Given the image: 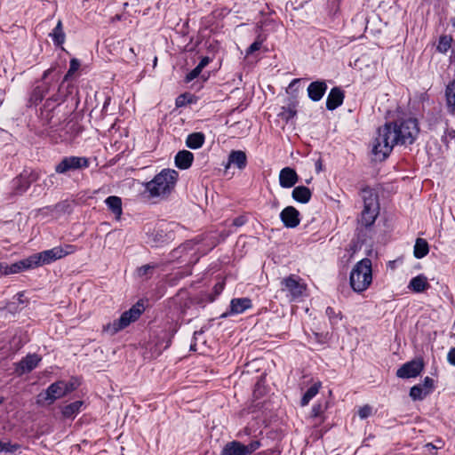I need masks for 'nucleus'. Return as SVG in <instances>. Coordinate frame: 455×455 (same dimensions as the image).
<instances>
[{"mask_svg": "<svg viewBox=\"0 0 455 455\" xmlns=\"http://www.w3.org/2000/svg\"><path fill=\"white\" fill-rule=\"evenodd\" d=\"M419 132L416 118H400L386 123L378 130L372 153L379 160H385L392 152L395 145L412 144Z\"/></svg>", "mask_w": 455, "mask_h": 455, "instance_id": "nucleus-1", "label": "nucleus"}, {"mask_svg": "<svg viewBox=\"0 0 455 455\" xmlns=\"http://www.w3.org/2000/svg\"><path fill=\"white\" fill-rule=\"evenodd\" d=\"M54 67L46 69L42 77L36 80L33 84L28 97L29 106H37L43 100H45L44 108H54L55 105H60L71 93L70 85L64 84V81L60 82L59 76L53 74Z\"/></svg>", "mask_w": 455, "mask_h": 455, "instance_id": "nucleus-2", "label": "nucleus"}, {"mask_svg": "<svg viewBox=\"0 0 455 455\" xmlns=\"http://www.w3.org/2000/svg\"><path fill=\"white\" fill-rule=\"evenodd\" d=\"M178 177L179 173L175 170L164 169L153 180L144 184L145 192L152 198L169 195L174 188Z\"/></svg>", "mask_w": 455, "mask_h": 455, "instance_id": "nucleus-3", "label": "nucleus"}, {"mask_svg": "<svg viewBox=\"0 0 455 455\" xmlns=\"http://www.w3.org/2000/svg\"><path fill=\"white\" fill-rule=\"evenodd\" d=\"M372 282L371 260L364 258L358 261L353 267L349 283L355 292H362L368 289Z\"/></svg>", "mask_w": 455, "mask_h": 455, "instance_id": "nucleus-4", "label": "nucleus"}, {"mask_svg": "<svg viewBox=\"0 0 455 455\" xmlns=\"http://www.w3.org/2000/svg\"><path fill=\"white\" fill-rule=\"evenodd\" d=\"M363 200V210L361 214V224L366 228L371 227L376 220L379 212L378 196L369 187L361 190Z\"/></svg>", "mask_w": 455, "mask_h": 455, "instance_id": "nucleus-5", "label": "nucleus"}, {"mask_svg": "<svg viewBox=\"0 0 455 455\" xmlns=\"http://www.w3.org/2000/svg\"><path fill=\"white\" fill-rule=\"evenodd\" d=\"M143 311V303L138 301L129 310L124 311L118 319L104 326V331L110 335L117 333L119 331L126 328L132 323L139 319Z\"/></svg>", "mask_w": 455, "mask_h": 455, "instance_id": "nucleus-6", "label": "nucleus"}, {"mask_svg": "<svg viewBox=\"0 0 455 455\" xmlns=\"http://www.w3.org/2000/svg\"><path fill=\"white\" fill-rule=\"evenodd\" d=\"M76 251V247L75 245L66 244L64 246H56L50 250H45L31 256L35 267H37L43 265L51 264L57 259L74 253Z\"/></svg>", "mask_w": 455, "mask_h": 455, "instance_id": "nucleus-7", "label": "nucleus"}, {"mask_svg": "<svg viewBox=\"0 0 455 455\" xmlns=\"http://www.w3.org/2000/svg\"><path fill=\"white\" fill-rule=\"evenodd\" d=\"M306 284L302 279L295 275H290L281 281V290L286 292V296L291 301L299 300L304 296Z\"/></svg>", "mask_w": 455, "mask_h": 455, "instance_id": "nucleus-8", "label": "nucleus"}, {"mask_svg": "<svg viewBox=\"0 0 455 455\" xmlns=\"http://www.w3.org/2000/svg\"><path fill=\"white\" fill-rule=\"evenodd\" d=\"M89 167V160L84 156H65L55 166V172L59 174H66L69 172L86 169Z\"/></svg>", "mask_w": 455, "mask_h": 455, "instance_id": "nucleus-9", "label": "nucleus"}, {"mask_svg": "<svg viewBox=\"0 0 455 455\" xmlns=\"http://www.w3.org/2000/svg\"><path fill=\"white\" fill-rule=\"evenodd\" d=\"M260 446L259 440H253L246 445L239 441H232L225 444L220 455H251Z\"/></svg>", "mask_w": 455, "mask_h": 455, "instance_id": "nucleus-10", "label": "nucleus"}, {"mask_svg": "<svg viewBox=\"0 0 455 455\" xmlns=\"http://www.w3.org/2000/svg\"><path fill=\"white\" fill-rule=\"evenodd\" d=\"M64 381H56L51 384L44 393L38 395L37 403L45 402L48 404H52L57 399L66 395Z\"/></svg>", "mask_w": 455, "mask_h": 455, "instance_id": "nucleus-11", "label": "nucleus"}, {"mask_svg": "<svg viewBox=\"0 0 455 455\" xmlns=\"http://www.w3.org/2000/svg\"><path fill=\"white\" fill-rule=\"evenodd\" d=\"M36 268L32 256H29L26 259L14 262L11 265H7L5 263H0V273L7 275L11 274H17L28 269Z\"/></svg>", "mask_w": 455, "mask_h": 455, "instance_id": "nucleus-12", "label": "nucleus"}, {"mask_svg": "<svg viewBox=\"0 0 455 455\" xmlns=\"http://www.w3.org/2000/svg\"><path fill=\"white\" fill-rule=\"evenodd\" d=\"M424 369L422 360H412L403 364L396 371L401 379H410L419 376Z\"/></svg>", "mask_w": 455, "mask_h": 455, "instance_id": "nucleus-13", "label": "nucleus"}, {"mask_svg": "<svg viewBox=\"0 0 455 455\" xmlns=\"http://www.w3.org/2000/svg\"><path fill=\"white\" fill-rule=\"evenodd\" d=\"M38 176L36 172H24L13 180V190L15 195H22L25 193L31 183L37 180Z\"/></svg>", "mask_w": 455, "mask_h": 455, "instance_id": "nucleus-14", "label": "nucleus"}, {"mask_svg": "<svg viewBox=\"0 0 455 455\" xmlns=\"http://www.w3.org/2000/svg\"><path fill=\"white\" fill-rule=\"evenodd\" d=\"M299 212L293 206L285 207L280 213V219L287 228H294L299 225Z\"/></svg>", "mask_w": 455, "mask_h": 455, "instance_id": "nucleus-15", "label": "nucleus"}, {"mask_svg": "<svg viewBox=\"0 0 455 455\" xmlns=\"http://www.w3.org/2000/svg\"><path fill=\"white\" fill-rule=\"evenodd\" d=\"M41 361V357L36 354H29L22 358L16 367L20 374L28 373L36 369Z\"/></svg>", "mask_w": 455, "mask_h": 455, "instance_id": "nucleus-16", "label": "nucleus"}, {"mask_svg": "<svg viewBox=\"0 0 455 455\" xmlns=\"http://www.w3.org/2000/svg\"><path fill=\"white\" fill-rule=\"evenodd\" d=\"M299 180L296 171L291 167H284L279 173V184L283 188H292Z\"/></svg>", "mask_w": 455, "mask_h": 455, "instance_id": "nucleus-17", "label": "nucleus"}, {"mask_svg": "<svg viewBox=\"0 0 455 455\" xmlns=\"http://www.w3.org/2000/svg\"><path fill=\"white\" fill-rule=\"evenodd\" d=\"M327 90V84L323 80L312 82L307 86L308 98L313 101H319Z\"/></svg>", "mask_w": 455, "mask_h": 455, "instance_id": "nucleus-18", "label": "nucleus"}, {"mask_svg": "<svg viewBox=\"0 0 455 455\" xmlns=\"http://www.w3.org/2000/svg\"><path fill=\"white\" fill-rule=\"evenodd\" d=\"M344 97V92L339 87L331 88L326 99V108L328 110L336 109L342 105Z\"/></svg>", "mask_w": 455, "mask_h": 455, "instance_id": "nucleus-19", "label": "nucleus"}, {"mask_svg": "<svg viewBox=\"0 0 455 455\" xmlns=\"http://www.w3.org/2000/svg\"><path fill=\"white\" fill-rule=\"evenodd\" d=\"M251 307V300L248 298L233 299L230 302V310L222 315L225 317L228 315H238L243 313L246 309Z\"/></svg>", "mask_w": 455, "mask_h": 455, "instance_id": "nucleus-20", "label": "nucleus"}, {"mask_svg": "<svg viewBox=\"0 0 455 455\" xmlns=\"http://www.w3.org/2000/svg\"><path fill=\"white\" fill-rule=\"evenodd\" d=\"M231 164L236 166L239 170H243L247 165V156L245 152L242 150H232L228 156V161L226 168H228Z\"/></svg>", "mask_w": 455, "mask_h": 455, "instance_id": "nucleus-21", "label": "nucleus"}, {"mask_svg": "<svg viewBox=\"0 0 455 455\" xmlns=\"http://www.w3.org/2000/svg\"><path fill=\"white\" fill-rule=\"evenodd\" d=\"M298 101L294 99H289L285 106L281 108V111L278 113V116L288 123L297 115Z\"/></svg>", "mask_w": 455, "mask_h": 455, "instance_id": "nucleus-22", "label": "nucleus"}, {"mask_svg": "<svg viewBox=\"0 0 455 455\" xmlns=\"http://www.w3.org/2000/svg\"><path fill=\"white\" fill-rule=\"evenodd\" d=\"M194 161V155L188 150H180L175 156V165L180 170L188 169Z\"/></svg>", "mask_w": 455, "mask_h": 455, "instance_id": "nucleus-23", "label": "nucleus"}, {"mask_svg": "<svg viewBox=\"0 0 455 455\" xmlns=\"http://www.w3.org/2000/svg\"><path fill=\"white\" fill-rule=\"evenodd\" d=\"M429 287L430 284L427 282V278L424 275H419L413 277L408 284V288L416 293L423 292Z\"/></svg>", "mask_w": 455, "mask_h": 455, "instance_id": "nucleus-24", "label": "nucleus"}, {"mask_svg": "<svg viewBox=\"0 0 455 455\" xmlns=\"http://www.w3.org/2000/svg\"><path fill=\"white\" fill-rule=\"evenodd\" d=\"M291 196L298 203L307 204L312 197V192L305 186H298L293 188Z\"/></svg>", "mask_w": 455, "mask_h": 455, "instance_id": "nucleus-25", "label": "nucleus"}, {"mask_svg": "<svg viewBox=\"0 0 455 455\" xmlns=\"http://www.w3.org/2000/svg\"><path fill=\"white\" fill-rule=\"evenodd\" d=\"M49 36L52 38L55 46H60L61 49L64 50L62 45L65 43L66 35L63 30L62 21L60 20H58L55 28L49 34Z\"/></svg>", "mask_w": 455, "mask_h": 455, "instance_id": "nucleus-26", "label": "nucleus"}, {"mask_svg": "<svg viewBox=\"0 0 455 455\" xmlns=\"http://www.w3.org/2000/svg\"><path fill=\"white\" fill-rule=\"evenodd\" d=\"M105 204L116 218L120 219L123 213L122 199L116 196H110L105 199Z\"/></svg>", "mask_w": 455, "mask_h": 455, "instance_id": "nucleus-27", "label": "nucleus"}, {"mask_svg": "<svg viewBox=\"0 0 455 455\" xmlns=\"http://www.w3.org/2000/svg\"><path fill=\"white\" fill-rule=\"evenodd\" d=\"M205 141V136L203 132L190 133L186 140V146L191 149L200 148Z\"/></svg>", "mask_w": 455, "mask_h": 455, "instance_id": "nucleus-28", "label": "nucleus"}, {"mask_svg": "<svg viewBox=\"0 0 455 455\" xmlns=\"http://www.w3.org/2000/svg\"><path fill=\"white\" fill-rule=\"evenodd\" d=\"M446 104L449 113L455 114V79L451 82L445 90Z\"/></svg>", "mask_w": 455, "mask_h": 455, "instance_id": "nucleus-29", "label": "nucleus"}, {"mask_svg": "<svg viewBox=\"0 0 455 455\" xmlns=\"http://www.w3.org/2000/svg\"><path fill=\"white\" fill-rule=\"evenodd\" d=\"M83 404L84 403L82 401H76L64 406L61 410L63 417L66 419L75 418L76 414L80 411Z\"/></svg>", "mask_w": 455, "mask_h": 455, "instance_id": "nucleus-30", "label": "nucleus"}, {"mask_svg": "<svg viewBox=\"0 0 455 455\" xmlns=\"http://www.w3.org/2000/svg\"><path fill=\"white\" fill-rule=\"evenodd\" d=\"M429 246L427 242L423 238H417L414 245L413 254L417 259H422L427 255Z\"/></svg>", "mask_w": 455, "mask_h": 455, "instance_id": "nucleus-31", "label": "nucleus"}, {"mask_svg": "<svg viewBox=\"0 0 455 455\" xmlns=\"http://www.w3.org/2000/svg\"><path fill=\"white\" fill-rule=\"evenodd\" d=\"M321 387V383L317 382L312 385L303 395L300 404L301 406H306L309 403V402L318 394L319 389Z\"/></svg>", "mask_w": 455, "mask_h": 455, "instance_id": "nucleus-32", "label": "nucleus"}, {"mask_svg": "<svg viewBox=\"0 0 455 455\" xmlns=\"http://www.w3.org/2000/svg\"><path fill=\"white\" fill-rule=\"evenodd\" d=\"M451 36L442 35L438 39L436 51L440 53L445 54L451 49L452 44Z\"/></svg>", "mask_w": 455, "mask_h": 455, "instance_id": "nucleus-33", "label": "nucleus"}, {"mask_svg": "<svg viewBox=\"0 0 455 455\" xmlns=\"http://www.w3.org/2000/svg\"><path fill=\"white\" fill-rule=\"evenodd\" d=\"M427 395V391L423 388L421 384L415 385L411 387L410 396L413 401H421Z\"/></svg>", "mask_w": 455, "mask_h": 455, "instance_id": "nucleus-34", "label": "nucleus"}, {"mask_svg": "<svg viewBox=\"0 0 455 455\" xmlns=\"http://www.w3.org/2000/svg\"><path fill=\"white\" fill-rule=\"evenodd\" d=\"M79 68H80V61L76 58L71 59L70 64H69V68L62 80V81H64V84L66 83V81H68L69 79L70 76H72L74 75L75 72H76L79 69Z\"/></svg>", "mask_w": 455, "mask_h": 455, "instance_id": "nucleus-35", "label": "nucleus"}, {"mask_svg": "<svg viewBox=\"0 0 455 455\" xmlns=\"http://www.w3.org/2000/svg\"><path fill=\"white\" fill-rule=\"evenodd\" d=\"M325 313L331 324H337L342 318L341 312H336L331 307H328Z\"/></svg>", "mask_w": 455, "mask_h": 455, "instance_id": "nucleus-36", "label": "nucleus"}, {"mask_svg": "<svg viewBox=\"0 0 455 455\" xmlns=\"http://www.w3.org/2000/svg\"><path fill=\"white\" fill-rule=\"evenodd\" d=\"M265 39V36H263L262 35H258L256 40L247 49V55L251 54L256 51H259L261 48V45L264 43Z\"/></svg>", "mask_w": 455, "mask_h": 455, "instance_id": "nucleus-37", "label": "nucleus"}, {"mask_svg": "<svg viewBox=\"0 0 455 455\" xmlns=\"http://www.w3.org/2000/svg\"><path fill=\"white\" fill-rule=\"evenodd\" d=\"M442 142L447 147L451 142H454L455 144V130L446 129L444 134L442 136Z\"/></svg>", "mask_w": 455, "mask_h": 455, "instance_id": "nucleus-38", "label": "nucleus"}, {"mask_svg": "<svg viewBox=\"0 0 455 455\" xmlns=\"http://www.w3.org/2000/svg\"><path fill=\"white\" fill-rule=\"evenodd\" d=\"M19 448L18 444H11L10 443H3L0 441V451H15Z\"/></svg>", "mask_w": 455, "mask_h": 455, "instance_id": "nucleus-39", "label": "nucleus"}, {"mask_svg": "<svg viewBox=\"0 0 455 455\" xmlns=\"http://www.w3.org/2000/svg\"><path fill=\"white\" fill-rule=\"evenodd\" d=\"M324 411L323 406L321 403H315L313 405L311 410V417L317 418L320 417Z\"/></svg>", "mask_w": 455, "mask_h": 455, "instance_id": "nucleus-40", "label": "nucleus"}, {"mask_svg": "<svg viewBox=\"0 0 455 455\" xmlns=\"http://www.w3.org/2000/svg\"><path fill=\"white\" fill-rule=\"evenodd\" d=\"M421 385L423 388L427 391L428 395L432 393L434 389V380L430 377H426Z\"/></svg>", "mask_w": 455, "mask_h": 455, "instance_id": "nucleus-41", "label": "nucleus"}, {"mask_svg": "<svg viewBox=\"0 0 455 455\" xmlns=\"http://www.w3.org/2000/svg\"><path fill=\"white\" fill-rule=\"evenodd\" d=\"M201 72L202 70L200 68L198 69V67L196 66L194 69H192L189 73L187 74L185 81L187 83L193 81L200 75Z\"/></svg>", "mask_w": 455, "mask_h": 455, "instance_id": "nucleus-42", "label": "nucleus"}, {"mask_svg": "<svg viewBox=\"0 0 455 455\" xmlns=\"http://www.w3.org/2000/svg\"><path fill=\"white\" fill-rule=\"evenodd\" d=\"M371 414V407L370 405H364L358 411V415L362 419L368 418Z\"/></svg>", "mask_w": 455, "mask_h": 455, "instance_id": "nucleus-43", "label": "nucleus"}, {"mask_svg": "<svg viewBox=\"0 0 455 455\" xmlns=\"http://www.w3.org/2000/svg\"><path fill=\"white\" fill-rule=\"evenodd\" d=\"M154 267L151 266V265H144L142 267H140L139 269H138V273H139V275L140 276H144V275H147L148 273L149 272V270H151Z\"/></svg>", "mask_w": 455, "mask_h": 455, "instance_id": "nucleus-44", "label": "nucleus"}, {"mask_svg": "<svg viewBox=\"0 0 455 455\" xmlns=\"http://www.w3.org/2000/svg\"><path fill=\"white\" fill-rule=\"evenodd\" d=\"M246 222V218L244 216H238L233 220V226L235 227H242Z\"/></svg>", "mask_w": 455, "mask_h": 455, "instance_id": "nucleus-45", "label": "nucleus"}, {"mask_svg": "<svg viewBox=\"0 0 455 455\" xmlns=\"http://www.w3.org/2000/svg\"><path fill=\"white\" fill-rule=\"evenodd\" d=\"M447 360L451 365L455 366V347L451 348L448 352Z\"/></svg>", "mask_w": 455, "mask_h": 455, "instance_id": "nucleus-46", "label": "nucleus"}, {"mask_svg": "<svg viewBox=\"0 0 455 455\" xmlns=\"http://www.w3.org/2000/svg\"><path fill=\"white\" fill-rule=\"evenodd\" d=\"M210 61H211V59L209 57H207V56L203 57L197 65L198 69L200 68L201 70H203V68L204 67H206L210 63Z\"/></svg>", "mask_w": 455, "mask_h": 455, "instance_id": "nucleus-47", "label": "nucleus"}, {"mask_svg": "<svg viewBox=\"0 0 455 455\" xmlns=\"http://www.w3.org/2000/svg\"><path fill=\"white\" fill-rule=\"evenodd\" d=\"M64 385H65V389H67L66 395H68V393L72 392L75 389L73 383L64 381Z\"/></svg>", "mask_w": 455, "mask_h": 455, "instance_id": "nucleus-48", "label": "nucleus"}, {"mask_svg": "<svg viewBox=\"0 0 455 455\" xmlns=\"http://www.w3.org/2000/svg\"><path fill=\"white\" fill-rule=\"evenodd\" d=\"M110 101H111V98L110 97H106L104 104L102 106V109H101L102 113H106L108 111V107L110 104Z\"/></svg>", "mask_w": 455, "mask_h": 455, "instance_id": "nucleus-49", "label": "nucleus"}, {"mask_svg": "<svg viewBox=\"0 0 455 455\" xmlns=\"http://www.w3.org/2000/svg\"><path fill=\"white\" fill-rule=\"evenodd\" d=\"M70 124V129L74 132L75 135L78 134L81 132V128L76 124H72L71 122L68 124Z\"/></svg>", "mask_w": 455, "mask_h": 455, "instance_id": "nucleus-50", "label": "nucleus"}, {"mask_svg": "<svg viewBox=\"0 0 455 455\" xmlns=\"http://www.w3.org/2000/svg\"><path fill=\"white\" fill-rule=\"evenodd\" d=\"M184 98H185V95H180V96L178 97V99L176 100V105L178 107H180V106L184 105Z\"/></svg>", "mask_w": 455, "mask_h": 455, "instance_id": "nucleus-51", "label": "nucleus"}, {"mask_svg": "<svg viewBox=\"0 0 455 455\" xmlns=\"http://www.w3.org/2000/svg\"><path fill=\"white\" fill-rule=\"evenodd\" d=\"M55 178L54 174H52L48 177V179L44 181L45 186H49V184H53V179Z\"/></svg>", "mask_w": 455, "mask_h": 455, "instance_id": "nucleus-52", "label": "nucleus"}, {"mask_svg": "<svg viewBox=\"0 0 455 455\" xmlns=\"http://www.w3.org/2000/svg\"><path fill=\"white\" fill-rule=\"evenodd\" d=\"M300 80L296 78V79H293L290 84H289V88H292L296 84H298Z\"/></svg>", "mask_w": 455, "mask_h": 455, "instance_id": "nucleus-53", "label": "nucleus"}, {"mask_svg": "<svg viewBox=\"0 0 455 455\" xmlns=\"http://www.w3.org/2000/svg\"><path fill=\"white\" fill-rule=\"evenodd\" d=\"M450 61L451 63H455V51L451 52V54L450 56Z\"/></svg>", "mask_w": 455, "mask_h": 455, "instance_id": "nucleus-54", "label": "nucleus"}, {"mask_svg": "<svg viewBox=\"0 0 455 455\" xmlns=\"http://www.w3.org/2000/svg\"><path fill=\"white\" fill-rule=\"evenodd\" d=\"M321 168H322V164H321L320 161H318V162L316 163V170H317V172H320V171H321Z\"/></svg>", "mask_w": 455, "mask_h": 455, "instance_id": "nucleus-55", "label": "nucleus"}, {"mask_svg": "<svg viewBox=\"0 0 455 455\" xmlns=\"http://www.w3.org/2000/svg\"><path fill=\"white\" fill-rule=\"evenodd\" d=\"M189 245H190V243H186V244L182 245V246L180 247V249H182V250H186L187 248H188V247H189Z\"/></svg>", "mask_w": 455, "mask_h": 455, "instance_id": "nucleus-56", "label": "nucleus"}, {"mask_svg": "<svg viewBox=\"0 0 455 455\" xmlns=\"http://www.w3.org/2000/svg\"><path fill=\"white\" fill-rule=\"evenodd\" d=\"M203 333V331H198L194 332V338L196 339L197 335H200Z\"/></svg>", "mask_w": 455, "mask_h": 455, "instance_id": "nucleus-57", "label": "nucleus"}, {"mask_svg": "<svg viewBox=\"0 0 455 455\" xmlns=\"http://www.w3.org/2000/svg\"><path fill=\"white\" fill-rule=\"evenodd\" d=\"M244 434H245V435H249V429H248V428H245V429H244Z\"/></svg>", "mask_w": 455, "mask_h": 455, "instance_id": "nucleus-58", "label": "nucleus"}, {"mask_svg": "<svg viewBox=\"0 0 455 455\" xmlns=\"http://www.w3.org/2000/svg\"><path fill=\"white\" fill-rule=\"evenodd\" d=\"M4 397H1V396H0V404H1V403H4Z\"/></svg>", "mask_w": 455, "mask_h": 455, "instance_id": "nucleus-59", "label": "nucleus"}, {"mask_svg": "<svg viewBox=\"0 0 455 455\" xmlns=\"http://www.w3.org/2000/svg\"><path fill=\"white\" fill-rule=\"evenodd\" d=\"M213 300V298H209L208 301H212Z\"/></svg>", "mask_w": 455, "mask_h": 455, "instance_id": "nucleus-60", "label": "nucleus"}, {"mask_svg": "<svg viewBox=\"0 0 455 455\" xmlns=\"http://www.w3.org/2000/svg\"><path fill=\"white\" fill-rule=\"evenodd\" d=\"M194 346H195V345H190L191 349H195V348H194Z\"/></svg>", "mask_w": 455, "mask_h": 455, "instance_id": "nucleus-61", "label": "nucleus"}, {"mask_svg": "<svg viewBox=\"0 0 455 455\" xmlns=\"http://www.w3.org/2000/svg\"><path fill=\"white\" fill-rule=\"evenodd\" d=\"M452 25L455 27V20L453 21Z\"/></svg>", "mask_w": 455, "mask_h": 455, "instance_id": "nucleus-62", "label": "nucleus"}]
</instances>
